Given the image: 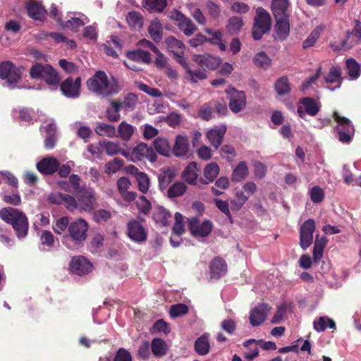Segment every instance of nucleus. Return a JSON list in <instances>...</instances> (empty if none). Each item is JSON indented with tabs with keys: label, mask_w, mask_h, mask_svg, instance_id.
Instances as JSON below:
<instances>
[{
	"label": "nucleus",
	"mask_w": 361,
	"mask_h": 361,
	"mask_svg": "<svg viewBox=\"0 0 361 361\" xmlns=\"http://www.w3.org/2000/svg\"><path fill=\"white\" fill-rule=\"evenodd\" d=\"M188 228L192 235L207 236L212 231V224L209 220H204L201 224L199 218L192 217L189 219Z\"/></svg>",
	"instance_id": "dca6fc26"
},
{
	"label": "nucleus",
	"mask_w": 361,
	"mask_h": 361,
	"mask_svg": "<svg viewBox=\"0 0 361 361\" xmlns=\"http://www.w3.org/2000/svg\"><path fill=\"white\" fill-rule=\"evenodd\" d=\"M48 200L50 203L64 205L66 209L70 212H75V210L78 209V201L72 195L56 192L55 193L49 194Z\"/></svg>",
	"instance_id": "1a4fd4ad"
},
{
	"label": "nucleus",
	"mask_w": 361,
	"mask_h": 361,
	"mask_svg": "<svg viewBox=\"0 0 361 361\" xmlns=\"http://www.w3.org/2000/svg\"><path fill=\"white\" fill-rule=\"evenodd\" d=\"M193 61L204 72H206V70H215L221 62L220 58L211 56V54H196L194 56Z\"/></svg>",
	"instance_id": "a211bd4d"
},
{
	"label": "nucleus",
	"mask_w": 361,
	"mask_h": 361,
	"mask_svg": "<svg viewBox=\"0 0 361 361\" xmlns=\"http://www.w3.org/2000/svg\"><path fill=\"white\" fill-rule=\"evenodd\" d=\"M209 336L208 334H203L196 338L195 342V350L200 355H206L210 350Z\"/></svg>",
	"instance_id": "72a5a7b5"
},
{
	"label": "nucleus",
	"mask_w": 361,
	"mask_h": 361,
	"mask_svg": "<svg viewBox=\"0 0 361 361\" xmlns=\"http://www.w3.org/2000/svg\"><path fill=\"white\" fill-rule=\"evenodd\" d=\"M346 68L348 69V74L353 79L358 78L360 76L361 69L359 63L355 59L350 58L346 60Z\"/></svg>",
	"instance_id": "8fccbe9b"
},
{
	"label": "nucleus",
	"mask_w": 361,
	"mask_h": 361,
	"mask_svg": "<svg viewBox=\"0 0 361 361\" xmlns=\"http://www.w3.org/2000/svg\"><path fill=\"white\" fill-rule=\"evenodd\" d=\"M104 245V235L96 234L93 235L90 243V250L92 252H98Z\"/></svg>",
	"instance_id": "052dcab7"
},
{
	"label": "nucleus",
	"mask_w": 361,
	"mask_h": 361,
	"mask_svg": "<svg viewBox=\"0 0 361 361\" xmlns=\"http://www.w3.org/2000/svg\"><path fill=\"white\" fill-rule=\"evenodd\" d=\"M274 27L275 35L278 39L283 40L287 38L290 33V15L283 18V19L275 20Z\"/></svg>",
	"instance_id": "393cba45"
},
{
	"label": "nucleus",
	"mask_w": 361,
	"mask_h": 361,
	"mask_svg": "<svg viewBox=\"0 0 361 361\" xmlns=\"http://www.w3.org/2000/svg\"><path fill=\"white\" fill-rule=\"evenodd\" d=\"M326 243L327 240L325 237L319 239L318 235H317L313 247V259L314 262H319L322 259Z\"/></svg>",
	"instance_id": "a19ab883"
},
{
	"label": "nucleus",
	"mask_w": 361,
	"mask_h": 361,
	"mask_svg": "<svg viewBox=\"0 0 361 361\" xmlns=\"http://www.w3.org/2000/svg\"><path fill=\"white\" fill-rule=\"evenodd\" d=\"M127 235L136 243H143L147 239V231L138 220L131 219L127 224Z\"/></svg>",
	"instance_id": "9b49d317"
},
{
	"label": "nucleus",
	"mask_w": 361,
	"mask_h": 361,
	"mask_svg": "<svg viewBox=\"0 0 361 361\" xmlns=\"http://www.w3.org/2000/svg\"><path fill=\"white\" fill-rule=\"evenodd\" d=\"M86 85L87 89L103 97L115 95L121 90L117 78L112 76L109 80L103 71H96L93 76L87 79Z\"/></svg>",
	"instance_id": "f03ea898"
},
{
	"label": "nucleus",
	"mask_w": 361,
	"mask_h": 361,
	"mask_svg": "<svg viewBox=\"0 0 361 361\" xmlns=\"http://www.w3.org/2000/svg\"><path fill=\"white\" fill-rule=\"evenodd\" d=\"M271 29V17L269 11L258 7L254 17V25L252 27V37L254 39H261L264 34L267 33Z\"/></svg>",
	"instance_id": "39448f33"
},
{
	"label": "nucleus",
	"mask_w": 361,
	"mask_h": 361,
	"mask_svg": "<svg viewBox=\"0 0 361 361\" xmlns=\"http://www.w3.org/2000/svg\"><path fill=\"white\" fill-rule=\"evenodd\" d=\"M175 222L173 225L172 233L173 235H177L181 238V235L185 233V226L183 223V216L182 214L177 212L175 214Z\"/></svg>",
	"instance_id": "5fc2aeb1"
},
{
	"label": "nucleus",
	"mask_w": 361,
	"mask_h": 361,
	"mask_svg": "<svg viewBox=\"0 0 361 361\" xmlns=\"http://www.w3.org/2000/svg\"><path fill=\"white\" fill-rule=\"evenodd\" d=\"M313 326L317 332L326 330L327 326L330 329L336 328L335 322L328 317H319L317 321L314 322Z\"/></svg>",
	"instance_id": "37998d69"
},
{
	"label": "nucleus",
	"mask_w": 361,
	"mask_h": 361,
	"mask_svg": "<svg viewBox=\"0 0 361 361\" xmlns=\"http://www.w3.org/2000/svg\"><path fill=\"white\" fill-rule=\"evenodd\" d=\"M154 146L157 152L162 154V156H169L171 153V145L164 137H157L154 141Z\"/></svg>",
	"instance_id": "79ce46f5"
},
{
	"label": "nucleus",
	"mask_w": 361,
	"mask_h": 361,
	"mask_svg": "<svg viewBox=\"0 0 361 361\" xmlns=\"http://www.w3.org/2000/svg\"><path fill=\"white\" fill-rule=\"evenodd\" d=\"M186 188L187 186L184 183L177 181L168 188L167 195L169 198H176V197H180V195L185 194Z\"/></svg>",
	"instance_id": "a18cd8bd"
},
{
	"label": "nucleus",
	"mask_w": 361,
	"mask_h": 361,
	"mask_svg": "<svg viewBox=\"0 0 361 361\" xmlns=\"http://www.w3.org/2000/svg\"><path fill=\"white\" fill-rule=\"evenodd\" d=\"M88 228L89 224L83 218L70 222L68 231L63 235L62 243L70 250H78L87 238Z\"/></svg>",
	"instance_id": "7ed1b4c3"
},
{
	"label": "nucleus",
	"mask_w": 361,
	"mask_h": 361,
	"mask_svg": "<svg viewBox=\"0 0 361 361\" xmlns=\"http://www.w3.org/2000/svg\"><path fill=\"white\" fill-rule=\"evenodd\" d=\"M37 168L43 175H52L59 169V160L54 157H45L37 163Z\"/></svg>",
	"instance_id": "aec40b11"
},
{
	"label": "nucleus",
	"mask_w": 361,
	"mask_h": 361,
	"mask_svg": "<svg viewBox=\"0 0 361 361\" xmlns=\"http://www.w3.org/2000/svg\"><path fill=\"white\" fill-rule=\"evenodd\" d=\"M135 132V128L130 123L122 121L118 128V135L123 140H129Z\"/></svg>",
	"instance_id": "49530a36"
},
{
	"label": "nucleus",
	"mask_w": 361,
	"mask_h": 361,
	"mask_svg": "<svg viewBox=\"0 0 361 361\" xmlns=\"http://www.w3.org/2000/svg\"><path fill=\"white\" fill-rule=\"evenodd\" d=\"M137 96L135 93H128L126 95L122 104V108L134 109L137 104Z\"/></svg>",
	"instance_id": "0e129e2a"
},
{
	"label": "nucleus",
	"mask_w": 361,
	"mask_h": 361,
	"mask_svg": "<svg viewBox=\"0 0 361 361\" xmlns=\"http://www.w3.org/2000/svg\"><path fill=\"white\" fill-rule=\"evenodd\" d=\"M81 81L80 76H78L75 80L68 76L63 80L60 84V90L63 95L66 97H78L80 94Z\"/></svg>",
	"instance_id": "f8f14e48"
},
{
	"label": "nucleus",
	"mask_w": 361,
	"mask_h": 361,
	"mask_svg": "<svg viewBox=\"0 0 361 361\" xmlns=\"http://www.w3.org/2000/svg\"><path fill=\"white\" fill-rule=\"evenodd\" d=\"M316 226L314 219H307L300 228V245L303 250L313 243Z\"/></svg>",
	"instance_id": "9d476101"
},
{
	"label": "nucleus",
	"mask_w": 361,
	"mask_h": 361,
	"mask_svg": "<svg viewBox=\"0 0 361 361\" xmlns=\"http://www.w3.org/2000/svg\"><path fill=\"white\" fill-rule=\"evenodd\" d=\"M114 361H133L132 355L127 349L119 348L114 356Z\"/></svg>",
	"instance_id": "774afa93"
},
{
	"label": "nucleus",
	"mask_w": 361,
	"mask_h": 361,
	"mask_svg": "<svg viewBox=\"0 0 361 361\" xmlns=\"http://www.w3.org/2000/svg\"><path fill=\"white\" fill-rule=\"evenodd\" d=\"M290 5V2L289 0H271V11L275 20L283 18L284 16H289Z\"/></svg>",
	"instance_id": "5701e85b"
},
{
	"label": "nucleus",
	"mask_w": 361,
	"mask_h": 361,
	"mask_svg": "<svg viewBox=\"0 0 361 361\" xmlns=\"http://www.w3.org/2000/svg\"><path fill=\"white\" fill-rule=\"evenodd\" d=\"M189 140L185 136L177 135L173 147V153L177 157L185 156L188 152Z\"/></svg>",
	"instance_id": "7c9ffc66"
},
{
	"label": "nucleus",
	"mask_w": 361,
	"mask_h": 361,
	"mask_svg": "<svg viewBox=\"0 0 361 361\" xmlns=\"http://www.w3.org/2000/svg\"><path fill=\"white\" fill-rule=\"evenodd\" d=\"M167 6V0H145L144 7L149 11L162 12Z\"/></svg>",
	"instance_id": "3c124183"
},
{
	"label": "nucleus",
	"mask_w": 361,
	"mask_h": 361,
	"mask_svg": "<svg viewBox=\"0 0 361 361\" xmlns=\"http://www.w3.org/2000/svg\"><path fill=\"white\" fill-rule=\"evenodd\" d=\"M207 77V73L203 71L202 68L201 69H195V71H192L191 66H190L189 75L187 76V78L192 82H197L198 80L205 79Z\"/></svg>",
	"instance_id": "e2e57ef3"
},
{
	"label": "nucleus",
	"mask_w": 361,
	"mask_h": 361,
	"mask_svg": "<svg viewBox=\"0 0 361 361\" xmlns=\"http://www.w3.org/2000/svg\"><path fill=\"white\" fill-rule=\"evenodd\" d=\"M226 131V126H221L220 127L212 128L207 132L206 137L214 149H217L220 147Z\"/></svg>",
	"instance_id": "412c9836"
},
{
	"label": "nucleus",
	"mask_w": 361,
	"mask_h": 361,
	"mask_svg": "<svg viewBox=\"0 0 361 361\" xmlns=\"http://www.w3.org/2000/svg\"><path fill=\"white\" fill-rule=\"evenodd\" d=\"M70 219L68 216H63L55 221L52 228L54 231L58 235H61L63 231H68Z\"/></svg>",
	"instance_id": "603ef678"
},
{
	"label": "nucleus",
	"mask_w": 361,
	"mask_h": 361,
	"mask_svg": "<svg viewBox=\"0 0 361 361\" xmlns=\"http://www.w3.org/2000/svg\"><path fill=\"white\" fill-rule=\"evenodd\" d=\"M274 88L279 95H286L290 92V82L288 76H281L274 85Z\"/></svg>",
	"instance_id": "58836bf2"
},
{
	"label": "nucleus",
	"mask_w": 361,
	"mask_h": 361,
	"mask_svg": "<svg viewBox=\"0 0 361 361\" xmlns=\"http://www.w3.org/2000/svg\"><path fill=\"white\" fill-rule=\"evenodd\" d=\"M151 350L154 356L161 357L168 351L167 343L163 338H154L151 342Z\"/></svg>",
	"instance_id": "f704fd0d"
},
{
	"label": "nucleus",
	"mask_w": 361,
	"mask_h": 361,
	"mask_svg": "<svg viewBox=\"0 0 361 361\" xmlns=\"http://www.w3.org/2000/svg\"><path fill=\"white\" fill-rule=\"evenodd\" d=\"M199 169L197 164L192 161L184 169L182 176L183 179L190 184H197V178L198 177Z\"/></svg>",
	"instance_id": "473e14b6"
},
{
	"label": "nucleus",
	"mask_w": 361,
	"mask_h": 361,
	"mask_svg": "<svg viewBox=\"0 0 361 361\" xmlns=\"http://www.w3.org/2000/svg\"><path fill=\"white\" fill-rule=\"evenodd\" d=\"M81 178L78 174H71L66 180L57 182L59 188L78 196V208L80 212H92L96 204V197L92 190L82 187Z\"/></svg>",
	"instance_id": "f257e3e1"
},
{
	"label": "nucleus",
	"mask_w": 361,
	"mask_h": 361,
	"mask_svg": "<svg viewBox=\"0 0 361 361\" xmlns=\"http://www.w3.org/2000/svg\"><path fill=\"white\" fill-rule=\"evenodd\" d=\"M92 268V263L90 262L84 256L73 257L70 262L71 271L79 276L89 274Z\"/></svg>",
	"instance_id": "f3484780"
},
{
	"label": "nucleus",
	"mask_w": 361,
	"mask_h": 361,
	"mask_svg": "<svg viewBox=\"0 0 361 361\" xmlns=\"http://www.w3.org/2000/svg\"><path fill=\"white\" fill-rule=\"evenodd\" d=\"M254 64L261 68H267L271 64V60L266 52H258L253 58Z\"/></svg>",
	"instance_id": "de8ad7c7"
},
{
	"label": "nucleus",
	"mask_w": 361,
	"mask_h": 361,
	"mask_svg": "<svg viewBox=\"0 0 361 361\" xmlns=\"http://www.w3.org/2000/svg\"><path fill=\"white\" fill-rule=\"evenodd\" d=\"M171 18L177 22V26L185 35H192L197 29L190 18L185 17L183 13L176 9L171 13Z\"/></svg>",
	"instance_id": "2eb2a0df"
},
{
	"label": "nucleus",
	"mask_w": 361,
	"mask_h": 361,
	"mask_svg": "<svg viewBox=\"0 0 361 361\" xmlns=\"http://www.w3.org/2000/svg\"><path fill=\"white\" fill-rule=\"evenodd\" d=\"M333 116L337 123L336 129L338 140L343 143L350 142L355 134V128L350 120L347 117L341 116L337 111L333 112Z\"/></svg>",
	"instance_id": "423d86ee"
},
{
	"label": "nucleus",
	"mask_w": 361,
	"mask_h": 361,
	"mask_svg": "<svg viewBox=\"0 0 361 361\" xmlns=\"http://www.w3.org/2000/svg\"><path fill=\"white\" fill-rule=\"evenodd\" d=\"M300 103L302 104L305 108V111L302 107L298 108V114L300 117L304 118L306 113L311 116H315L319 112V106L317 101L312 99V97H303L300 99Z\"/></svg>",
	"instance_id": "4be33fe9"
},
{
	"label": "nucleus",
	"mask_w": 361,
	"mask_h": 361,
	"mask_svg": "<svg viewBox=\"0 0 361 361\" xmlns=\"http://www.w3.org/2000/svg\"><path fill=\"white\" fill-rule=\"evenodd\" d=\"M249 174V169L246 161H239L231 174V180L233 182H240L245 179Z\"/></svg>",
	"instance_id": "c9c22d12"
},
{
	"label": "nucleus",
	"mask_w": 361,
	"mask_h": 361,
	"mask_svg": "<svg viewBox=\"0 0 361 361\" xmlns=\"http://www.w3.org/2000/svg\"><path fill=\"white\" fill-rule=\"evenodd\" d=\"M354 23L353 30L346 31L345 38L341 42V48L343 50H349L361 41V21L355 20Z\"/></svg>",
	"instance_id": "ddd939ff"
},
{
	"label": "nucleus",
	"mask_w": 361,
	"mask_h": 361,
	"mask_svg": "<svg viewBox=\"0 0 361 361\" xmlns=\"http://www.w3.org/2000/svg\"><path fill=\"white\" fill-rule=\"evenodd\" d=\"M271 310L269 304L261 303L258 304L252 310L250 314V322L252 326H259L266 321L268 313Z\"/></svg>",
	"instance_id": "6ab92c4d"
},
{
	"label": "nucleus",
	"mask_w": 361,
	"mask_h": 361,
	"mask_svg": "<svg viewBox=\"0 0 361 361\" xmlns=\"http://www.w3.org/2000/svg\"><path fill=\"white\" fill-rule=\"evenodd\" d=\"M219 173V167L216 162H210L206 165L204 171L203 177L200 179L202 183L209 184L216 179L217 175Z\"/></svg>",
	"instance_id": "c756f323"
},
{
	"label": "nucleus",
	"mask_w": 361,
	"mask_h": 361,
	"mask_svg": "<svg viewBox=\"0 0 361 361\" xmlns=\"http://www.w3.org/2000/svg\"><path fill=\"white\" fill-rule=\"evenodd\" d=\"M123 165V160L120 157H115L113 160L107 162L105 165V172L107 173H114L120 171Z\"/></svg>",
	"instance_id": "4d7b16f0"
},
{
	"label": "nucleus",
	"mask_w": 361,
	"mask_h": 361,
	"mask_svg": "<svg viewBox=\"0 0 361 361\" xmlns=\"http://www.w3.org/2000/svg\"><path fill=\"white\" fill-rule=\"evenodd\" d=\"M165 43L169 48L171 49V51L174 53V51H180L185 48V45L182 41L176 39V37L171 35L165 39Z\"/></svg>",
	"instance_id": "680f3d73"
},
{
	"label": "nucleus",
	"mask_w": 361,
	"mask_h": 361,
	"mask_svg": "<svg viewBox=\"0 0 361 361\" xmlns=\"http://www.w3.org/2000/svg\"><path fill=\"white\" fill-rule=\"evenodd\" d=\"M94 130L100 136L114 137L116 135V128L113 125L109 123H99Z\"/></svg>",
	"instance_id": "09e8293b"
},
{
	"label": "nucleus",
	"mask_w": 361,
	"mask_h": 361,
	"mask_svg": "<svg viewBox=\"0 0 361 361\" xmlns=\"http://www.w3.org/2000/svg\"><path fill=\"white\" fill-rule=\"evenodd\" d=\"M176 177V171L174 169L166 168L161 170V173L158 176L159 187L161 190H166Z\"/></svg>",
	"instance_id": "bb28decb"
},
{
	"label": "nucleus",
	"mask_w": 361,
	"mask_h": 361,
	"mask_svg": "<svg viewBox=\"0 0 361 361\" xmlns=\"http://www.w3.org/2000/svg\"><path fill=\"white\" fill-rule=\"evenodd\" d=\"M210 271L212 277L219 279L227 272V263L220 257H216L210 264Z\"/></svg>",
	"instance_id": "cd10ccee"
},
{
	"label": "nucleus",
	"mask_w": 361,
	"mask_h": 361,
	"mask_svg": "<svg viewBox=\"0 0 361 361\" xmlns=\"http://www.w3.org/2000/svg\"><path fill=\"white\" fill-rule=\"evenodd\" d=\"M243 26V20L240 17H232L228 20L226 30L229 34L238 33Z\"/></svg>",
	"instance_id": "864d4df0"
},
{
	"label": "nucleus",
	"mask_w": 361,
	"mask_h": 361,
	"mask_svg": "<svg viewBox=\"0 0 361 361\" xmlns=\"http://www.w3.org/2000/svg\"><path fill=\"white\" fill-rule=\"evenodd\" d=\"M25 8L30 16L33 20H42L45 18L47 11L42 4L36 1L30 0L25 4Z\"/></svg>",
	"instance_id": "b1692460"
},
{
	"label": "nucleus",
	"mask_w": 361,
	"mask_h": 361,
	"mask_svg": "<svg viewBox=\"0 0 361 361\" xmlns=\"http://www.w3.org/2000/svg\"><path fill=\"white\" fill-rule=\"evenodd\" d=\"M189 311V308L186 304L177 303L173 304L170 307L169 314L171 317H181V315L186 314Z\"/></svg>",
	"instance_id": "13d9d810"
},
{
	"label": "nucleus",
	"mask_w": 361,
	"mask_h": 361,
	"mask_svg": "<svg viewBox=\"0 0 361 361\" xmlns=\"http://www.w3.org/2000/svg\"><path fill=\"white\" fill-rule=\"evenodd\" d=\"M126 20L130 27H141L143 25V18L137 11H130L126 16Z\"/></svg>",
	"instance_id": "6e6d98bb"
},
{
	"label": "nucleus",
	"mask_w": 361,
	"mask_h": 361,
	"mask_svg": "<svg viewBox=\"0 0 361 361\" xmlns=\"http://www.w3.org/2000/svg\"><path fill=\"white\" fill-rule=\"evenodd\" d=\"M147 159L151 162H155L157 160V155L154 149L145 142H140L134 147L131 153V159L133 161L143 160Z\"/></svg>",
	"instance_id": "4468645a"
},
{
	"label": "nucleus",
	"mask_w": 361,
	"mask_h": 361,
	"mask_svg": "<svg viewBox=\"0 0 361 361\" xmlns=\"http://www.w3.org/2000/svg\"><path fill=\"white\" fill-rule=\"evenodd\" d=\"M30 75L31 78L41 79L47 85L58 87L61 76L58 71L49 64H42V63H35L30 68Z\"/></svg>",
	"instance_id": "20e7f679"
},
{
	"label": "nucleus",
	"mask_w": 361,
	"mask_h": 361,
	"mask_svg": "<svg viewBox=\"0 0 361 361\" xmlns=\"http://www.w3.org/2000/svg\"><path fill=\"white\" fill-rule=\"evenodd\" d=\"M24 71L23 66H15L11 61H4L0 63V78L5 79L9 85L19 82Z\"/></svg>",
	"instance_id": "0eeeda50"
},
{
	"label": "nucleus",
	"mask_w": 361,
	"mask_h": 361,
	"mask_svg": "<svg viewBox=\"0 0 361 361\" xmlns=\"http://www.w3.org/2000/svg\"><path fill=\"white\" fill-rule=\"evenodd\" d=\"M171 214L163 207H157L154 209L152 217L156 222L165 225L169 224Z\"/></svg>",
	"instance_id": "4c0bfd02"
},
{
	"label": "nucleus",
	"mask_w": 361,
	"mask_h": 361,
	"mask_svg": "<svg viewBox=\"0 0 361 361\" xmlns=\"http://www.w3.org/2000/svg\"><path fill=\"white\" fill-rule=\"evenodd\" d=\"M137 207L140 212L147 214L152 209V203L142 195L137 201Z\"/></svg>",
	"instance_id": "69168bd1"
},
{
	"label": "nucleus",
	"mask_w": 361,
	"mask_h": 361,
	"mask_svg": "<svg viewBox=\"0 0 361 361\" xmlns=\"http://www.w3.org/2000/svg\"><path fill=\"white\" fill-rule=\"evenodd\" d=\"M148 32L155 42H160L163 36V26L160 22L155 20L149 23Z\"/></svg>",
	"instance_id": "c03bdc74"
},
{
	"label": "nucleus",
	"mask_w": 361,
	"mask_h": 361,
	"mask_svg": "<svg viewBox=\"0 0 361 361\" xmlns=\"http://www.w3.org/2000/svg\"><path fill=\"white\" fill-rule=\"evenodd\" d=\"M20 209L15 207H3L0 209V218L5 222L11 224L15 231L17 226V221L19 220Z\"/></svg>",
	"instance_id": "a878e982"
},
{
	"label": "nucleus",
	"mask_w": 361,
	"mask_h": 361,
	"mask_svg": "<svg viewBox=\"0 0 361 361\" xmlns=\"http://www.w3.org/2000/svg\"><path fill=\"white\" fill-rule=\"evenodd\" d=\"M229 98V107L232 112L238 113L247 106V97L245 91H239L231 87L225 91Z\"/></svg>",
	"instance_id": "6e6552de"
},
{
	"label": "nucleus",
	"mask_w": 361,
	"mask_h": 361,
	"mask_svg": "<svg viewBox=\"0 0 361 361\" xmlns=\"http://www.w3.org/2000/svg\"><path fill=\"white\" fill-rule=\"evenodd\" d=\"M110 106L106 110V116L109 121H118L121 118V109L123 108L121 102L116 101V99H111L109 102Z\"/></svg>",
	"instance_id": "c85d7f7f"
},
{
	"label": "nucleus",
	"mask_w": 361,
	"mask_h": 361,
	"mask_svg": "<svg viewBox=\"0 0 361 361\" xmlns=\"http://www.w3.org/2000/svg\"><path fill=\"white\" fill-rule=\"evenodd\" d=\"M130 59H134L137 65H139L140 63H152V54L150 52L145 51V50L140 49V48L130 51Z\"/></svg>",
	"instance_id": "ea45409f"
},
{
	"label": "nucleus",
	"mask_w": 361,
	"mask_h": 361,
	"mask_svg": "<svg viewBox=\"0 0 361 361\" xmlns=\"http://www.w3.org/2000/svg\"><path fill=\"white\" fill-rule=\"evenodd\" d=\"M310 198L314 203H319L324 198V191L321 187L316 185L310 190Z\"/></svg>",
	"instance_id": "338daca9"
},
{
	"label": "nucleus",
	"mask_w": 361,
	"mask_h": 361,
	"mask_svg": "<svg viewBox=\"0 0 361 361\" xmlns=\"http://www.w3.org/2000/svg\"><path fill=\"white\" fill-rule=\"evenodd\" d=\"M29 231V219L24 213V212L20 211L19 220L16 223V226L15 227V232L16 235L20 239L22 238H25V236L27 235Z\"/></svg>",
	"instance_id": "2f4dec72"
},
{
	"label": "nucleus",
	"mask_w": 361,
	"mask_h": 361,
	"mask_svg": "<svg viewBox=\"0 0 361 361\" xmlns=\"http://www.w3.org/2000/svg\"><path fill=\"white\" fill-rule=\"evenodd\" d=\"M343 78L341 75V68L338 66H332L329 68L328 74L324 76L326 82L334 83L338 82L336 87H340Z\"/></svg>",
	"instance_id": "e433bc0d"
},
{
	"label": "nucleus",
	"mask_w": 361,
	"mask_h": 361,
	"mask_svg": "<svg viewBox=\"0 0 361 361\" xmlns=\"http://www.w3.org/2000/svg\"><path fill=\"white\" fill-rule=\"evenodd\" d=\"M137 183L139 190L144 194H146L150 185V179L148 175L146 174V173L140 171V173L137 175Z\"/></svg>",
	"instance_id": "bf43d9fd"
}]
</instances>
